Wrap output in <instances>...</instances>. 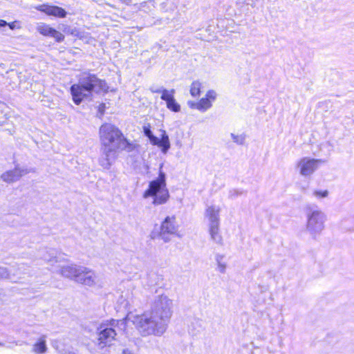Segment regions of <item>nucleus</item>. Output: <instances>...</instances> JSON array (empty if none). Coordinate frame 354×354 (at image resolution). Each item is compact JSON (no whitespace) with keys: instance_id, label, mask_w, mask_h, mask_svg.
Instances as JSON below:
<instances>
[{"instance_id":"a211bd4d","label":"nucleus","mask_w":354,"mask_h":354,"mask_svg":"<svg viewBox=\"0 0 354 354\" xmlns=\"http://www.w3.org/2000/svg\"><path fill=\"white\" fill-rule=\"evenodd\" d=\"M214 259L216 264V270L221 273H224L227 265V261L225 256L221 254H216Z\"/></svg>"},{"instance_id":"cd10ccee","label":"nucleus","mask_w":354,"mask_h":354,"mask_svg":"<svg viewBox=\"0 0 354 354\" xmlns=\"http://www.w3.org/2000/svg\"><path fill=\"white\" fill-rule=\"evenodd\" d=\"M189 106L192 109H196L198 110V107H197V104H198V102H188Z\"/></svg>"},{"instance_id":"7c9ffc66","label":"nucleus","mask_w":354,"mask_h":354,"mask_svg":"<svg viewBox=\"0 0 354 354\" xmlns=\"http://www.w3.org/2000/svg\"><path fill=\"white\" fill-rule=\"evenodd\" d=\"M123 354H133V353L131 351H130L129 350L126 349V350L123 351Z\"/></svg>"},{"instance_id":"7ed1b4c3","label":"nucleus","mask_w":354,"mask_h":354,"mask_svg":"<svg viewBox=\"0 0 354 354\" xmlns=\"http://www.w3.org/2000/svg\"><path fill=\"white\" fill-rule=\"evenodd\" d=\"M63 277L69 279L79 284L93 287L97 283V277L92 269L75 263L62 266L59 271Z\"/></svg>"},{"instance_id":"393cba45","label":"nucleus","mask_w":354,"mask_h":354,"mask_svg":"<svg viewBox=\"0 0 354 354\" xmlns=\"http://www.w3.org/2000/svg\"><path fill=\"white\" fill-rule=\"evenodd\" d=\"M9 271L7 268L0 266V277L8 278L9 277Z\"/></svg>"},{"instance_id":"0eeeda50","label":"nucleus","mask_w":354,"mask_h":354,"mask_svg":"<svg viewBox=\"0 0 354 354\" xmlns=\"http://www.w3.org/2000/svg\"><path fill=\"white\" fill-rule=\"evenodd\" d=\"M125 326V321L112 320L109 326L101 325L98 328V342L102 346L110 344L115 338L117 335L115 328L123 330Z\"/></svg>"},{"instance_id":"39448f33","label":"nucleus","mask_w":354,"mask_h":354,"mask_svg":"<svg viewBox=\"0 0 354 354\" xmlns=\"http://www.w3.org/2000/svg\"><path fill=\"white\" fill-rule=\"evenodd\" d=\"M221 207L219 205H207L205 209L204 216L208 223V230L211 239L217 244H222L223 237L219 232L220 213Z\"/></svg>"},{"instance_id":"aec40b11","label":"nucleus","mask_w":354,"mask_h":354,"mask_svg":"<svg viewBox=\"0 0 354 354\" xmlns=\"http://www.w3.org/2000/svg\"><path fill=\"white\" fill-rule=\"evenodd\" d=\"M153 92L161 93V99L165 101L166 103H167L169 101H170L172 98L174 97V95L175 93V90L171 89L169 91L165 88H163L162 90L153 91Z\"/></svg>"},{"instance_id":"2f4dec72","label":"nucleus","mask_w":354,"mask_h":354,"mask_svg":"<svg viewBox=\"0 0 354 354\" xmlns=\"http://www.w3.org/2000/svg\"><path fill=\"white\" fill-rule=\"evenodd\" d=\"M104 107H105V105H104V104H101V105L100 106V107H99L100 111H102L104 110Z\"/></svg>"},{"instance_id":"2eb2a0df","label":"nucleus","mask_w":354,"mask_h":354,"mask_svg":"<svg viewBox=\"0 0 354 354\" xmlns=\"http://www.w3.org/2000/svg\"><path fill=\"white\" fill-rule=\"evenodd\" d=\"M116 158V153L112 148L103 147V152L100 158V165L104 169H109Z\"/></svg>"},{"instance_id":"f257e3e1","label":"nucleus","mask_w":354,"mask_h":354,"mask_svg":"<svg viewBox=\"0 0 354 354\" xmlns=\"http://www.w3.org/2000/svg\"><path fill=\"white\" fill-rule=\"evenodd\" d=\"M172 309V300L166 295H160L154 300L151 310L139 315H129L127 319L142 337H161L167 329Z\"/></svg>"},{"instance_id":"20e7f679","label":"nucleus","mask_w":354,"mask_h":354,"mask_svg":"<svg viewBox=\"0 0 354 354\" xmlns=\"http://www.w3.org/2000/svg\"><path fill=\"white\" fill-rule=\"evenodd\" d=\"M162 165H160L159 176L157 179L152 180L149 185V188L144 192L143 197H153V204L158 205L165 203L169 197V192L166 188L165 174L161 171Z\"/></svg>"},{"instance_id":"bb28decb","label":"nucleus","mask_w":354,"mask_h":354,"mask_svg":"<svg viewBox=\"0 0 354 354\" xmlns=\"http://www.w3.org/2000/svg\"><path fill=\"white\" fill-rule=\"evenodd\" d=\"M149 139L151 143L153 144V145H158L159 140H160L159 138H158L157 137H156L153 135H152L151 137H150Z\"/></svg>"},{"instance_id":"f03ea898","label":"nucleus","mask_w":354,"mask_h":354,"mask_svg":"<svg viewBox=\"0 0 354 354\" xmlns=\"http://www.w3.org/2000/svg\"><path fill=\"white\" fill-rule=\"evenodd\" d=\"M108 86L106 82L98 79L95 75L83 73L79 83L71 87L73 100L75 104H80L84 100L89 98L93 91L99 93L107 91Z\"/></svg>"},{"instance_id":"c756f323","label":"nucleus","mask_w":354,"mask_h":354,"mask_svg":"<svg viewBox=\"0 0 354 354\" xmlns=\"http://www.w3.org/2000/svg\"><path fill=\"white\" fill-rule=\"evenodd\" d=\"M10 29L13 30L15 28V22H12V23H10V24H7Z\"/></svg>"},{"instance_id":"f8f14e48","label":"nucleus","mask_w":354,"mask_h":354,"mask_svg":"<svg viewBox=\"0 0 354 354\" xmlns=\"http://www.w3.org/2000/svg\"><path fill=\"white\" fill-rule=\"evenodd\" d=\"M36 29L41 35L46 37H51L57 42H61L64 39V35L62 33L51 28L46 24H38Z\"/></svg>"},{"instance_id":"dca6fc26","label":"nucleus","mask_w":354,"mask_h":354,"mask_svg":"<svg viewBox=\"0 0 354 354\" xmlns=\"http://www.w3.org/2000/svg\"><path fill=\"white\" fill-rule=\"evenodd\" d=\"M136 144L130 142L127 139H126L123 135L121 133L115 146L113 147V150L117 152L118 150H124L127 151H132L136 149Z\"/></svg>"},{"instance_id":"4468645a","label":"nucleus","mask_w":354,"mask_h":354,"mask_svg":"<svg viewBox=\"0 0 354 354\" xmlns=\"http://www.w3.org/2000/svg\"><path fill=\"white\" fill-rule=\"evenodd\" d=\"M36 8L38 10L44 12L47 15L59 18H64L66 16V12L65 10L57 6L43 4L37 6Z\"/></svg>"},{"instance_id":"c85d7f7f","label":"nucleus","mask_w":354,"mask_h":354,"mask_svg":"<svg viewBox=\"0 0 354 354\" xmlns=\"http://www.w3.org/2000/svg\"><path fill=\"white\" fill-rule=\"evenodd\" d=\"M7 24H8V23L6 21H4L3 19H0V28L6 26H7Z\"/></svg>"},{"instance_id":"a878e982","label":"nucleus","mask_w":354,"mask_h":354,"mask_svg":"<svg viewBox=\"0 0 354 354\" xmlns=\"http://www.w3.org/2000/svg\"><path fill=\"white\" fill-rule=\"evenodd\" d=\"M150 125L149 124H145L143 126V131L145 133V135L149 138L153 135L151 129H150Z\"/></svg>"},{"instance_id":"ddd939ff","label":"nucleus","mask_w":354,"mask_h":354,"mask_svg":"<svg viewBox=\"0 0 354 354\" xmlns=\"http://www.w3.org/2000/svg\"><path fill=\"white\" fill-rule=\"evenodd\" d=\"M216 97L217 93L215 91L209 90L207 91L205 95L198 102V110L204 112L210 109Z\"/></svg>"},{"instance_id":"f3484780","label":"nucleus","mask_w":354,"mask_h":354,"mask_svg":"<svg viewBox=\"0 0 354 354\" xmlns=\"http://www.w3.org/2000/svg\"><path fill=\"white\" fill-rule=\"evenodd\" d=\"M32 351L35 354H44L47 351L46 339L45 336L40 337L33 344Z\"/></svg>"},{"instance_id":"4be33fe9","label":"nucleus","mask_w":354,"mask_h":354,"mask_svg":"<svg viewBox=\"0 0 354 354\" xmlns=\"http://www.w3.org/2000/svg\"><path fill=\"white\" fill-rule=\"evenodd\" d=\"M167 107L174 112H178L180 110V106L174 97L167 103Z\"/></svg>"},{"instance_id":"5701e85b","label":"nucleus","mask_w":354,"mask_h":354,"mask_svg":"<svg viewBox=\"0 0 354 354\" xmlns=\"http://www.w3.org/2000/svg\"><path fill=\"white\" fill-rule=\"evenodd\" d=\"M230 136L235 143L238 145H243L244 143L245 136L243 135L231 133Z\"/></svg>"},{"instance_id":"6ab92c4d","label":"nucleus","mask_w":354,"mask_h":354,"mask_svg":"<svg viewBox=\"0 0 354 354\" xmlns=\"http://www.w3.org/2000/svg\"><path fill=\"white\" fill-rule=\"evenodd\" d=\"M161 138L159 140L158 147H160L164 153H166L170 148L169 136L165 130H161Z\"/></svg>"},{"instance_id":"412c9836","label":"nucleus","mask_w":354,"mask_h":354,"mask_svg":"<svg viewBox=\"0 0 354 354\" xmlns=\"http://www.w3.org/2000/svg\"><path fill=\"white\" fill-rule=\"evenodd\" d=\"M202 83L199 81H194L190 85L189 92L192 97H197L201 93Z\"/></svg>"},{"instance_id":"9d476101","label":"nucleus","mask_w":354,"mask_h":354,"mask_svg":"<svg viewBox=\"0 0 354 354\" xmlns=\"http://www.w3.org/2000/svg\"><path fill=\"white\" fill-rule=\"evenodd\" d=\"M160 237L165 242L170 241V235L180 237L179 225L175 215L167 216L162 222L159 232Z\"/></svg>"},{"instance_id":"423d86ee","label":"nucleus","mask_w":354,"mask_h":354,"mask_svg":"<svg viewBox=\"0 0 354 354\" xmlns=\"http://www.w3.org/2000/svg\"><path fill=\"white\" fill-rule=\"evenodd\" d=\"M326 215L318 208H310L306 214V230L310 236L317 239L325 228Z\"/></svg>"},{"instance_id":"473e14b6","label":"nucleus","mask_w":354,"mask_h":354,"mask_svg":"<svg viewBox=\"0 0 354 354\" xmlns=\"http://www.w3.org/2000/svg\"><path fill=\"white\" fill-rule=\"evenodd\" d=\"M62 354H75L71 351H64Z\"/></svg>"},{"instance_id":"b1692460","label":"nucleus","mask_w":354,"mask_h":354,"mask_svg":"<svg viewBox=\"0 0 354 354\" xmlns=\"http://www.w3.org/2000/svg\"><path fill=\"white\" fill-rule=\"evenodd\" d=\"M328 191L326 190H324V191H315L313 192V195L315 196V197H317V198H325L328 196Z\"/></svg>"},{"instance_id":"9b49d317","label":"nucleus","mask_w":354,"mask_h":354,"mask_svg":"<svg viewBox=\"0 0 354 354\" xmlns=\"http://www.w3.org/2000/svg\"><path fill=\"white\" fill-rule=\"evenodd\" d=\"M31 172H34L32 169L17 165L13 169L4 171L1 175L0 178L4 183H13Z\"/></svg>"},{"instance_id":"1a4fd4ad","label":"nucleus","mask_w":354,"mask_h":354,"mask_svg":"<svg viewBox=\"0 0 354 354\" xmlns=\"http://www.w3.org/2000/svg\"><path fill=\"white\" fill-rule=\"evenodd\" d=\"M324 162L322 159H315L310 157H303L296 163V171L303 177L311 176L314 172Z\"/></svg>"},{"instance_id":"6e6552de","label":"nucleus","mask_w":354,"mask_h":354,"mask_svg":"<svg viewBox=\"0 0 354 354\" xmlns=\"http://www.w3.org/2000/svg\"><path fill=\"white\" fill-rule=\"evenodd\" d=\"M122 133L111 124H104L100 129V137L104 147L113 149Z\"/></svg>"}]
</instances>
